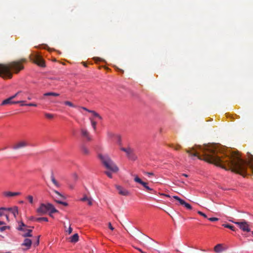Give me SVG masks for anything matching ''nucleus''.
Returning a JSON list of instances; mask_svg holds the SVG:
<instances>
[{
    "label": "nucleus",
    "instance_id": "obj_1",
    "mask_svg": "<svg viewBox=\"0 0 253 253\" xmlns=\"http://www.w3.org/2000/svg\"><path fill=\"white\" fill-rule=\"evenodd\" d=\"M218 151L217 149H212L209 153L205 152V160L226 170H227L226 168L227 165L232 171L242 175L246 173L248 166L253 169V162L243 160L238 153H232L229 155L223 154L220 156L218 155Z\"/></svg>",
    "mask_w": 253,
    "mask_h": 253
},
{
    "label": "nucleus",
    "instance_id": "obj_2",
    "mask_svg": "<svg viewBox=\"0 0 253 253\" xmlns=\"http://www.w3.org/2000/svg\"><path fill=\"white\" fill-rule=\"evenodd\" d=\"M23 68V66L19 61L13 62L7 65H0V76L10 79L12 76L11 71L17 73Z\"/></svg>",
    "mask_w": 253,
    "mask_h": 253
},
{
    "label": "nucleus",
    "instance_id": "obj_3",
    "mask_svg": "<svg viewBox=\"0 0 253 253\" xmlns=\"http://www.w3.org/2000/svg\"><path fill=\"white\" fill-rule=\"evenodd\" d=\"M98 157L103 165L108 169L114 172H117L119 170V169L117 166L113 162L107 155L99 154L98 155Z\"/></svg>",
    "mask_w": 253,
    "mask_h": 253
},
{
    "label": "nucleus",
    "instance_id": "obj_4",
    "mask_svg": "<svg viewBox=\"0 0 253 253\" xmlns=\"http://www.w3.org/2000/svg\"><path fill=\"white\" fill-rule=\"evenodd\" d=\"M37 212L42 214H45L48 212L49 215L52 216V214L58 212V211L55 208L52 204L42 203L40 204L39 207L37 209Z\"/></svg>",
    "mask_w": 253,
    "mask_h": 253
},
{
    "label": "nucleus",
    "instance_id": "obj_5",
    "mask_svg": "<svg viewBox=\"0 0 253 253\" xmlns=\"http://www.w3.org/2000/svg\"><path fill=\"white\" fill-rule=\"evenodd\" d=\"M21 95L23 96V93L22 91H18L16 93H15L14 95L8 97V98L4 99L2 101V102L1 103V105H5L7 104H16V101H13V99L15 98L16 96H19Z\"/></svg>",
    "mask_w": 253,
    "mask_h": 253
},
{
    "label": "nucleus",
    "instance_id": "obj_6",
    "mask_svg": "<svg viewBox=\"0 0 253 253\" xmlns=\"http://www.w3.org/2000/svg\"><path fill=\"white\" fill-rule=\"evenodd\" d=\"M236 224L238 225L239 228L243 231L250 232L251 229L249 227V225L246 221L243 222H235Z\"/></svg>",
    "mask_w": 253,
    "mask_h": 253
},
{
    "label": "nucleus",
    "instance_id": "obj_7",
    "mask_svg": "<svg viewBox=\"0 0 253 253\" xmlns=\"http://www.w3.org/2000/svg\"><path fill=\"white\" fill-rule=\"evenodd\" d=\"M134 181L136 182H137L140 184H141L147 190L149 191H154V189L150 188L148 186V183L147 182L143 181L139 177L137 176H135L134 178Z\"/></svg>",
    "mask_w": 253,
    "mask_h": 253
},
{
    "label": "nucleus",
    "instance_id": "obj_8",
    "mask_svg": "<svg viewBox=\"0 0 253 253\" xmlns=\"http://www.w3.org/2000/svg\"><path fill=\"white\" fill-rule=\"evenodd\" d=\"M116 188L118 191L119 194L123 196H128L130 194L129 191L126 189L123 188L120 185H116Z\"/></svg>",
    "mask_w": 253,
    "mask_h": 253
},
{
    "label": "nucleus",
    "instance_id": "obj_9",
    "mask_svg": "<svg viewBox=\"0 0 253 253\" xmlns=\"http://www.w3.org/2000/svg\"><path fill=\"white\" fill-rule=\"evenodd\" d=\"M21 193L19 192H10V191H5L3 192L2 195L4 197L7 198H10L13 196H19L21 195Z\"/></svg>",
    "mask_w": 253,
    "mask_h": 253
},
{
    "label": "nucleus",
    "instance_id": "obj_10",
    "mask_svg": "<svg viewBox=\"0 0 253 253\" xmlns=\"http://www.w3.org/2000/svg\"><path fill=\"white\" fill-rule=\"evenodd\" d=\"M81 132L82 136L86 139V140L88 141H89L91 140V138L88 132V131L85 128H82L81 129Z\"/></svg>",
    "mask_w": 253,
    "mask_h": 253
},
{
    "label": "nucleus",
    "instance_id": "obj_11",
    "mask_svg": "<svg viewBox=\"0 0 253 253\" xmlns=\"http://www.w3.org/2000/svg\"><path fill=\"white\" fill-rule=\"evenodd\" d=\"M28 145V143H27L26 141H20V142L17 143V144L14 145L12 147V148L13 149L16 150V149H18L27 146Z\"/></svg>",
    "mask_w": 253,
    "mask_h": 253
},
{
    "label": "nucleus",
    "instance_id": "obj_12",
    "mask_svg": "<svg viewBox=\"0 0 253 253\" xmlns=\"http://www.w3.org/2000/svg\"><path fill=\"white\" fill-rule=\"evenodd\" d=\"M32 245V240L28 238H26L24 240L23 243L22 244V246H26L27 249H29Z\"/></svg>",
    "mask_w": 253,
    "mask_h": 253
},
{
    "label": "nucleus",
    "instance_id": "obj_13",
    "mask_svg": "<svg viewBox=\"0 0 253 253\" xmlns=\"http://www.w3.org/2000/svg\"><path fill=\"white\" fill-rule=\"evenodd\" d=\"M8 209H9V210H8V211H11L14 217L16 218L18 214V207L15 206L13 208H8Z\"/></svg>",
    "mask_w": 253,
    "mask_h": 253
},
{
    "label": "nucleus",
    "instance_id": "obj_14",
    "mask_svg": "<svg viewBox=\"0 0 253 253\" xmlns=\"http://www.w3.org/2000/svg\"><path fill=\"white\" fill-rule=\"evenodd\" d=\"M126 155L128 159L131 160H135L136 159V156L134 154L133 151L132 149H131L130 152H128Z\"/></svg>",
    "mask_w": 253,
    "mask_h": 253
},
{
    "label": "nucleus",
    "instance_id": "obj_15",
    "mask_svg": "<svg viewBox=\"0 0 253 253\" xmlns=\"http://www.w3.org/2000/svg\"><path fill=\"white\" fill-rule=\"evenodd\" d=\"M180 204L185 207L188 210H191L192 209L191 205L186 203L184 200H182V201L180 202Z\"/></svg>",
    "mask_w": 253,
    "mask_h": 253
},
{
    "label": "nucleus",
    "instance_id": "obj_16",
    "mask_svg": "<svg viewBox=\"0 0 253 253\" xmlns=\"http://www.w3.org/2000/svg\"><path fill=\"white\" fill-rule=\"evenodd\" d=\"M214 251L216 253H220L223 251V248L221 244H217L214 248Z\"/></svg>",
    "mask_w": 253,
    "mask_h": 253
},
{
    "label": "nucleus",
    "instance_id": "obj_17",
    "mask_svg": "<svg viewBox=\"0 0 253 253\" xmlns=\"http://www.w3.org/2000/svg\"><path fill=\"white\" fill-rule=\"evenodd\" d=\"M8 210H9V209H8V208H0V216H4L6 213V211H8Z\"/></svg>",
    "mask_w": 253,
    "mask_h": 253
},
{
    "label": "nucleus",
    "instance_id": "obj_18",
    "mask_svg": "<svg viewBox=\"0 0 253 253\" xmlns=\"http://www.w3.org/2000/svg\"><path fill=\"white\" fill-rule=\"evenodd\" d=\"M79 240V235L77 233L74 234L71 237V242L72 243H76Z\"/></svg>",
    "mask_w": 253,
    "mask_h": 253
},
{
    "label": "nucleus",
    "instance_id": "obj_19",
    "mask_svg": "<svg viewBox=\"0 0 253 253\" xmlns=\"http://www.w3.org/2000/svg\"><path fill=\"white\" fill-rule=\"evenodd\" d=\"M51 181L52 182V183L54 184V185L56 187L58 188V187H59L60 186V185L59 184V183L55 179V177L54 176L53 174H52L51 175Z\"/></svg>",
    "mask_w": 253,
    "mask_h": 253
},
{
    "label": "nucleus",
    "instance_id": "obj_20",
    "mask_svg": "<svg viewBox=\"0 0 253 253\" xmlns=\"http://www.w3.org/2000/svg\"><path fill=\"white\" fill-rule=\"evenodd\" d=\"M81 150L83 153L85 155H87L89 153V150L84 145H82L81 146Z\"/></svg>",
    "mask_w": 253,
    "mask_h": 253
},
{
    "label": "nucleus",
    "instance_id": "obj_21",
    "mask_svg": "<svg viewBox=\"0 0 253 253\" xmlns=\"http://www.w3.org/2000/svg\"><path fill=\"white\" fill-rule=\"evenodd\" d=\"M32 230L31 229H28L27 230V232L23 234L22 235V236L24 237H31L33 236L32 234Z\"/></svg>",
    "mask_w": 253,
    "mask_h": 253
},
{
    "label": "nucleus",
    "instance_id": "obj_22",
    "mask_svg": "<svg viewBox=\"0 0 253 253\" xmlns=\"http://www.w3.org/2000/svg\"><path fill=\"white\" fill-rule=\"evenodd\" d=\"M24 227H26V225L21 221L19 223V226L17 229L19 231H25L26 230L23 228Z\"/></svg>",
    "mask_w": 253,
    "mask_h": 253
},
{
    "label": "nucleus",
    "instance_id": "obj_23",
    "mask_svg": "<svg viewBox=\"0 0 253 253\" xmlns=\"http://www.w3.org/2000/svg\"><path fill=\"white\" fill-rule=\"evenodd\" d=\"M223 226L225 228H229L232 231H235V227L230 224H223Z\"/></svg>",
    "mask_w": 253,
    "mask_h": 253
},
{
    "label": "nucleus",
    "instance_id": "obj_24",
    "mask_svg": "<svg viewBox=\"0 0 253 253\" xmlns=\"http://www.w3.org/2000/svg\"><path fill=\"white\" fill-rule=\"evenodd\" d=\"M42 221L47 222L48 221V219L46 217H37L35 218V221L41 222Z\"/></svg>",
    "mask_w": 253,
    "mask_h": 253
},
{
    "label": "nucleus",
    "instance_id": "obj_25",
    "mask_svg": "<svg viewBox=\"0 0 253 253\" xmlns=\"http://www.w3.org/2000/svg\"><path fill=\"white\" fill-rule=\"evenodd\" d=\"M59 95V94L53 92H48L45 93L44 94V96H58Z\"/></svg>",
    "mask_w": 253,
    "mask_h": 253
},
{
    "label": "nucleus",
    "instance_id": "obj_26",
    "mask_svg": "<svg viewBox=\"0 0 253 253\" xmlns=\"http://www.w3.org/2000/svg\"><path fill=\"white\" fill-rule=\"evenodd\" d=\"M90 113H92V115L94 117H96V118H98L99 120H101L102 119V118L99 115V114H98L97 112H96L95 111H93V110H91L90 111Z\"/></svg>",
    "mask_w": 253,
    "mask_h": 253
},
{
    "label": "nucleus",
    "instance_id": "obj_27",
    "mask_svg": "<svg viewBox=\"0 0 253 253\" xmlns=\"http://www.w3.org/2000/svg\"><path fill=\"white\" fill-rule=\"evenodd\" d=\"M44 116L46 118L48 119H52L54 118V115L52 114L45 113Z\"/></svg>",
    "mask_w": 253,
    "mask_h": 253
},
{
    "label": "nucleus",
    "instance_id": "obj_28",
    "mask_svg": "<svg viewBox=\"0 0 253 253\" xmlns=\"http://www.w3.org/2000/svg\"><path fill=\"white\" fill-rule=\"evenodd\" d=\"M90 120L91 121V126L93 127V129L95 130L97 123L95 121H93V120H92L91 118L90 119Z\"/></svg>",
    "mask_w": 253,
    "mask_h": 253
},
{
    "label": "nucleus",
    "instance_id": "obj_29",
    "mask_svg": "<svg viewBox=\"0 0 253 253\" xmlns=\"http://www.w3.org/2000/svg\"><path fill=\"white\" fill-rule=\"evenodd\" d=\"M187 153L189 154V155H190L191 156H194V157H198L199 159H201L200 158V157L199 156V154H198V153H192L191 151H187Z\"/></svg>",
    "mask_w": 253,
    "mask_h": 253
},
{
    "label": "nucleus",
    "instance_id": "obj_30",
    "mask_svg": "<svg viewBox=\"0 0 253 253\" xmlns=\"http://www.w3.org/2000/svg\"><path fill=\"white\" fill-rule=\"evenodd\" d=\"M26 199L28 200L30 204H33V197L32 195H28Z\"/></svg>",
    "mask_w": 253,
    "mask_h": 253
},
{
    "label": "nucleus",
    "instance_id": "obj_31",
    "mask_svg": "<svg viewBox=\"0 0 253 253\" xmlns=\"http://www.w3.org/2000/svg\"><path fill=\"white\" fill-rule=\"evenodd\" d=\"M64 104L66 105H68L70 107H75L76 106L74 105L70 101H66L64 102Z\"/></svg>",
    "mask_w": 253,
    "mask_h": 253
},
{
    "label": "nucleus",
    "instance_id": "obj_32",
    "mask_svg": "<svg viewBox=\"0 0 253 253\" xmlns=\"http://www.w3.org/2000/svg\"><path fill=\"white\" fill-rule=\"evenodd\" d=\"M25 101H17L15 103L16 104L20 103V106H27V103H25Z\"/></svg>",
    "mask_w": 253,
    "mask_h": 253
},
{
    "label": "nucleus",
    "instance_id": "obj_33",
    "mask_svg": "<svg viewBox=\"0 0 253 253\" xmlns=\"http://www.w3.org/2000/svg\"><path fill=\"white\" fill-rule=\"evenodd\" d=\"M121 150L123 151H124L126 153V154L127 155V154L129 152H130V151L131 150V148H130L129 147H127V148H122L121 149Z\"/></svg>",
    "mask_w": 253,
    "mask_h": 253
},
{
    "label": "nucleus",
    "instance_id": "obj_34",
    "mask_svg": "<svg viewBox=\"0 0 253 253\" xmlns=\"http://www.w3.org/2000/svg\"><path fill=\"white\" fill-rule=\"evenodd\" d=\"M56 202L58 204H61L64 206H68V203L66 202H63V201H57Z\"/></svg>",
    "mask_w": 253,
    "mask_h": 253
},
{
    "label": "nucleus",
    "instance_id": "obj_35",
    "mask_svg": "<svg viewBox=\"0 0 253 253\" xmlns=\"http://www.w3.org/2000/svg\"><path fill=\"white\" fill-rule=\"evenodd\" d=\"M173 198H174V199L176 200L177 201H178L179 203L180 204V202L182 201L183 199L180 198L178 196H173Z\"/></svg>",
    "mask_w": 253,
    "mask_h": 253
},
{
    "label": "nucleus",
    "instance_id": "obj_36",
    "mask_svg": "<svg viewBox=\"0 0 253 253\" xmlns=\"http://www.w3.org/2000/svg\"><path fill=\"white\" fill-rule=\"evenodd\" d=\"M209 220L210 221L214 222L218 220V218L217 217H210L208 218Z\"/></svg>",
    "mask_w": 253,
    "mask_h": 253
},
{
    "label": "nucleus",
    "instance_id": "obj_37",
    "mask_svg": "<svg viewBox=\"0 0 253 253\" xmlns=\"http://www.w3.org/2000/svg\"><path fill=\"white\" fill-rule=\"evenodd\" d=\"M198 213L199 214H200V215H202V216H203L205 218H207V215L205 213H204V212H202L201 211H198Z\"/></svg>",
    "mask_w": 253,
    "mask_h": 253
},
{
    "label": "nucleus",
    "instance_id": "obj_38",
    "mask_svg": "<svg viewBox=\"0 0 253 253\" xmlns=\"http://www.w3.org/2000/svg\"><path fill=\"white\" fill-rule=\"evenodd\" d=\"M27 106L37 107V104L35 103H29L27 104Z\"/></svg>",
    "mask_w": 253,
    "mask_h": 253
},
{
    "label": "nucleus",
    "instance_id": "obj_39",
    "mask_svg": "<svg viewBox=\"0 0 253 253\" xmlns=\"http://www.w3.org/2000/svg\"><path fill=\"white\" fill-rule=\"evenodd\" d=\"M89 198L86 196H84L82 198H81V200L83 202L87 201Z\"/></svg>",
    "mask_w": 253,
    "mask_h": 253
},
{
    "label": "nucleus",
    "instance_id": "obj_40",
    "mask_svg": "<svg viewBox=\"0 0 253 253\" xmlns=\"http://www.w3.org/2000/svg\"><path fill=\"white\" fill-rule=\"evenodd\" d=\"M106 173V174L109 177V178H112V173L110 171H105V172Z\"/></svg>",
    "mask_w": 253,
    "mask_h": 253
},
{
    "label": "nucleus",
    "instance_id": "obj_41",
    "mask_svg": "<svg viewBox=\"0 0 253 253\" xmlns=\"http://www.w3.org/2000/svg\"><path fill=\"white\" fill-rule=\"evenodd\" d=\"M7 227L6 226L0 227V231L2 232V231H4L7 228Z\"/></svg>",
    "mask_w": 253,
    "mask_h": 253
},
{
    "label": "nucleus",
    "instance_id": "obj_42",
    "mask_svg": "<svg viewBox=\"0 0 253 253\" xmlns=\"http://www.w3.org/2000/svg\"><path fill=\"white\" fill-rule=\"evenodd\" d=\"M39 65L41 67L45 66V63L43 61H42L39 64Z\"/></svg>",
    "mask_w": 253,
    "mask_h": 253
},
{
    "label": "nucleus",
    "instance_id": "obj_43",
    "mask_svg": "<svg viewBox=\"0 0 253 253\" xmlns=\"http://www.w3.org/2000/svg\"><path fill=\"white\" fill-rule=\"evenodd\" d=\"M88 205H92V201L91 199H89L87 201Z\"/></svg>",
    "mask_w": 253,
    "mask_h": 253
},
{
    "label": "nucleus",
    "instance_id": "obj_44",
    "mask_svg": "<svg viewBox=\"0 0 253 253\" xmlns=\"http://www.w3.org/2000/svg\"><path fill=\"white\" fill-rule=\"evenodd\" d=\"M109 229H110L111 230H113L114 229V227H113V226H112L111 223H109Z\"/></svg>",
    "mask_w": 253,
    "mask_h": 253
},
{
    "label": "nucleus",
    "instance_id": "obj_45",
    "mask_svg": "<svg viewBox=\"0 0 253 253\" xmlns=\"http://www.w3.org/2000/svg\"><path fill=\"white\" fill-rule=\"evenodd\" d=\"M82 108L83 109H84V110H85V111H87V112H90V111H91V110H88V109H87L86 108H85V107H82Z\"/></svg>",
    "mask_w": 253,
    "mask_h": 253
},
{
    "label": "nucleus",
    "instance_id": "obj_46",
    "mask_svg": "<svg viewBox=\"0 0 253 253\" xmlns=\"http://www.w3.org/2000/svg\"><path fill=\"white\" fill-rule=\"evenodd\" d=\"M68 232L69 234H71L72 233V228L71 227H70L69 228V229L68 230Z\"/></svg>",
    "mask_w": 253,
    "mask_h": 253
},
{
    "label": "nucleus",
    "instance_id": "obj_47",
    "mask_svg": "<svg viewBox=\"0 0 253 253\" xmlns=\"http://www.w3.org/2000/svg\"><path fill=\"white\" fill-rule=\"evenodd\" d=\"M40 236H38L37 241V242H36V245H38L39 244V242H40V241H39V239H40Z\"/></svg>",
    "mask_w": 253,
    "mask_h": 253
},
{
    "label": "nucleus",
    "instance_id": "obj_48",
    "mask_svg": "<svg viewBox=\"0 0 253 253\" xmlns=\"http://www.w3.org/2000/svg\"><path fill=\"white\" fill-rule=\"evenodd\" d=\"M4 216H5L6 219H7V220L9 221V216H8V215L7 213H6Z\"/></svg>",
    "mask_w": 253,
    "mask_h": 253
},
{
    "label": "nucleus",
    "instance_id": "obj_49",
    "mask_svg": "<svg viewBox=\"0 0 253 253\" xmlns=\"http://www.w3.org/2000/svg\"><path fill=\"white\" fill-rule=\"evenodd\" d=\"M108 136L110 137H113V136H115V135L113 133H108Z\"/></svg>",
    "mask_w": 253,
    "mask_h": 253
},
{
    "label": "nucleus",
    "instance_id": "obj_50",
    "mask_svg": "<svg viewBox=\"0 0 253 253\" xmlns=\"http://www.w3.org/2000/svg\"><path fill=\"white\" fill-rule=\"evenodd\" d=\"M55 193L59 196H61V194L57 191H54Z\"/></svg>",
    "mask_w": 253,
    "mask_h": 253
},
{
    "label": "nucleus",
    "instance_id": "obj_51",
    "mask_svg": "<svg viewBox=\"0 0 253 253\" xmlns=\"http://www.w3.org/2000/svg\"><path fill=\"white\" fill-rule=\"evenodd\" d=\"M154 175V174H153V173H152V172H148V175L149 176H151V175Z\"/></svg>",
    "mask_w": 253,
    "mask_h": 253
},
{
    "label": "nucleus",
    "instance_id": "obj_52",
    "mask_svg": "<svg viewBox=\"0 0 253 253\" xmlns=\"http://www.w3.org/2000/svg\"><path fill=\"white\" fill-rule=\"evenodd\" d=\"M136 249H137V250H138L139 252H140L141 253H144V252H143V251H142L140 249H139V248H136Z\"/></svg>",
    "mask_w": 253,
    "mask_h": 253
},
{
    "label": "nucleus",
    "instance_id": "obj_53",
    "mask_svg": "<svg viewBox=\"0 0 253 253\" xmlns=\"http://www.w3.org/2000/svg\"><path fill=\"white\" fill-rule=\"evenodd\" d=\"M3 224H5L4 222L0 221V225H3Z\"/></svg>",
    "mask_w": 253,
    "mask_h": 253
},
{
    "label": "nucleus",
    "instance_id": "obj_54",
    "mask_svg": "<svg viewBox=\"0 0 253 253\" xmlns=\"http://www.w3.org/2000/svg\"><path fill=\"white\" fill-rule=\"evenodd\" d=\"M117 137H118V142H120V141H121L120 137L119 136H117Z\"/></svg>",
    "mask_w": 253,
    "mask_h": 253
},
{
    "label": "nucleus",
    "instance_id": "obj_55",
    "mask_svg": "<svg viewBox=\"0 0 253 253\" xmlns=\"http://www.w3.org/2000/svg\"><path fill=\"white\" fill-rule=\"evenodd\" d=\"M36 218V217H33V216H32V217H31V219H32V220H34V221H35V218Z\"/></svg>",
    "mask_w": 253,
    "mask_h": 253
},
{
    "label": "nucleus",
    "instance_id": "obj_56",
    "mask_svg": "<svg viewBox=\"0 0 253 253\" xmlns=\"http://www.w3.org/2000/svg\"><path fill=\"white\" fill-rule=\"evenodd\" d=\"M166 197H169V195H167V194H165L164 195Z\"/></svg>",
    "mask_w": 253,
    "mask_h": 253
},
{
    "label": "nucleus",
    "instance_id": "obj_57",
    "mask_svg": "<svg viewBox=\"0 0 253 253\" xmlns=\"http://www.w3.org/2000/svg\"><path fill=\"white\" fill-rule=\"evenodd\" d=\"M0 253H11V252H5V253H4V252H0Z\"/></svg>",
    "mask_w": 253,
    "mask_h": 253
},
{
    "label": "nucleus",
    "instance_id": "obj_58",
    "mask_svg": "<svg viewBox=\"0 0 253 253\" xmlns=\"http://www.w3.org/2000/svg\"><path fill=\"white\" fill-rule=\"evenodd\" d=\"M183 175H184L185 177H187V175L186 174L183 173Z\"/></svg>",
    "mask_w": 253,
    "mask_h": 253
},
{
    "label": "nucleus",
    "instance_id": "obj_59",
    "mask_svg": "<svg viewBox=\"0 0 253 253\" xmlns=\"http://www.w3.org/2000/svg\"><path fill=\"white\" fill-rule=\"evenodd\" d=\"M31 99H32V98H31V97H30V96H29V97H28V100H31Z\"/></svg>",
    "mask_w": 253,
    "mask_h": 253
},
{
    "label": "nucleus",
    "instance_id": "obj_60",
    "mask_svg": "<svg viewBox=\"0 0 253 253\" xmlns=\"http://www.w3.org/2000/svg\"><path fill=\"white\" fill-rule=\"evenodd\" d=\"M23 203V201H20V203Z\"/></svg>",
    "mask_w": 253,
    "mask_h": 253
},
{
    "label": "nucleus",
    "instance_id": "obj_61",
    "mask_svg": "<svg viewBox=\"0 0 253 253\" xmlns=\"http://www.w3.org/2000/svg\"><path fill=\"white\" fill-rule=\"evenodd\" d=\"M75 175L76 177H77V174H75Z\"/></svg>",
    "mask_w": 253,
    "mask_h": 253
},
{
    "label": "nucleus",
    "instance_id": "obj_62",
    "mask_svg": "<svg viewBox=\"0 0 253 253\" xmlns=\"http://www.w3.org/2000/svg\"><path fill=\"white\" fill-rule=\"evenodd\" d=\"M252 235H253V231H252Z\"/></svg>",
    "mask_w": 253,
    "mask_h": 253
}]
</instances>
